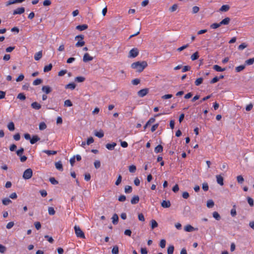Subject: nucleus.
<instances>
[{"instance_id": "nucleus-1", "label": "nucleus", "mask_w": 254, "mask_h": 254, "mask_svg": "<svg viewBox=\"0 0 254 254\" xmlns=\"http://www.w3.org/2000/svg\"><path fill=\"white\" fill-rule=\"evenodd\" d=\"M147 66V63L145 61L136 62L133 63L131 65V68L135 69L137 71L140 72Z\"/></svg>"}, {"instance_id": "nucleus-2", "label": "nucleus", "mask_w": 254, "mask_h": 254, "mask_svg": "<svg viewBox=\"0 0 254 254\" xmlns=\"http://www.w3.org/2000/svg\"><path fill=\"white\" fill-rule=\"evenodd\" d=\"M74 229L77 237L82 239L85 238V235L83 232L81 230V229L78 226L75 225L74 227Z\"/></svg>"}, {"instance_id": "nucleus-3", "label": "nucleus", "mask_w": 254, "mask_h": 254, "mask_svg": "<svg viewBox=\"0 0 254 254\" xmlns=\"http://www.w3.org/2000/svg\"><path fill=\"white\" fill-rule=\"evenodd\" d=\"M33 175V171L31 168L25 170L23 174V178L25 180L30 179Z\"/></svg>"}, {"instance_id": "nucleus-4", "label": "nucleus", "mask_w": 254, "mask_h": 254, "mask_svg": "<svg viewBox=\"0 0 254 254\" xmlns=\"http://www.w3.org/2000/svg\"><path fill=\"white\" fill-rule=\"evenodd\" d=\"M138 50L136 48H134L129 51L128 57L132 58H135L138 56Z\"/></svg>"}, {"instance_id": "nucleus-5", "label": "nucleus", "mask_w": 254, "mask_h": 254, "mask_svg": "<svg viewBox=\"0 0 254 254\" xmlns=\"http://www.w3.org/2000/svg\"><path fill=\"white\" fill-rule=\"evenodd\" d=\"M149 89L148 88H144L140 90L137 92V95L140 97H143L148 94Z\"/></svg>"}, {"instance_id": "nucleus-6", "label": "nucleus", "mask_w": 254, "mask_h": 254, "mask_svg": "<svg viewBox=\"0 0 254 254\" xmlns=\"http://www.w3.org/2000/svg\"><path fill=\"white\" fill-rule=\"evenodd\" d=\"M25 11V8L23 7H18L13 11V15L21 14Z\"/></svg>"}, {"instance_id": "nucleus-7", "label": "nucleus", "mask_w": 254, "mask_h": 254, "mask_svg": "<svg viewBox=\"0 0 254 254\" xmlns=\"http://www.w3.org/2000/svg\"><path fill=\"white\" fill-rule=\"evenodd\" d=\"M93 57H91L88 53L84 54L83 57V61L85 63L91 61L93 60Z\"/></svg>"}, {"instance_id": "nucleus-8", "label": "nucleus", "mask_w": 254, "mask_h": 254, "mask_svg": "<svg viewBox=\"0 0 254 254\" xmlns=\"http://www.w3.org/2000/svg\"><path fill=\"white\" fill-rule=\"evenodd\" d=\"M43 92H45L46 94H49L52 92V88L49 86H43L42 88Z\"/></svg>"}, {"instance_id": "nucleus-9", "label": "nucleus", "mask_w": 254, "mask_h": 254, "mask_svg": "<svg viewBox=\"0 0 254 254\" xmlns=\"http://www.w3.org/2000/svg\"><path fill=\"white\" fill-rule=\"evenodd\" d=\"M25 0H9L6 3V6H8L9 5L16 3H21L24 1Z\"/></svg>"}, {"instance_id": "nucleus-10", "label": "nucleus", "mask_w": 254, "mask_h": 254, "mask_svg": "<svg viewBox=\"0 0 254 254\" xmlns=\"http://www.w3.org/2000/svg\"><path fill=\"white\" fill-rule=\"evenodd\" d=\"M161 205L162 207L167 208L170 207L171 202L169 200H163Z\"/></svg>"}, {"instance_id": "nucleus-11", "label": "nucleus", "mask_w": 254, "mask_h": 254, "mask_svg": "<svg viewBox=\"0 0 254 254\" xmlns=\"http://www.w3.org/2000/svg\"><path fill=\"white\" fill-rule=\"evenodd\" d=\"M217 183L219 184L220 186H223L224 185V179L223 178L221 175H217L216 176Z\"/></svg>"}, {"instance_id": "nucleus-12", "label": "nucleus", "mask_w": 254, "mask_h": 254, "mask_svg": "<svg viewBox=\"0 0 254 254\" xmlns=\"http://www.w3.org/2000/svg\"><path fill=\"white\" fill-rule=\"evenodd\" d=\"M40 139V138L38 135H33L32 138H31L30 142L31 144H34V143L37 142L38 141H39Z\"/></svg>"}, {"instance_id": "nucleus-13", "label": "nucleus", "mask_w": 254, "mask_h": 254, "mask_svg": "<svg viewBox=\"0 0 254 254\" xmlns=\"http://www.w3.org/2000/svg\"><path fill=\"white\" fill-rule=\"evenodd\" d=\"M139 201V197L138 195L133 196L131 199L130 202L132 204H135L138 203Z\"/></svg>"}, {"instance_id": "nucleus-14", "label": "nucleus", "mask_w": 254, "mask_h": 254, "mask_svg": "<svg viewBox=\"0 0 254 254\" xmlns=\"http://www.w3.org/2000/svg\"><path fill=\"white\" fill-rule=\"evenodd\" d=\"M117 145V143L113 142L112 143H108L106 145V147L109 150H113L115 147Z\"/></svg>"}, {"instance_id": "nucleus-15", "label": "nucleus", "mask_w": 254, "mask_h": 254, "mask_svg": "<svg viewBox=\"0 0 254 254\" xmlns=\"http://www.w3.org/2000/svg\"><path fill=\"white\" fill-rule=\"evenodd\" d=\"M195 229H196L195 228L193 227L190 225H187L184 228L185 231L186 232H192V231L195 230Z\"/></svg>"}, {"instance_id": "nucleus-16", "label": "nucleus", "mask_w": 254, "mask_h": 254, "mask_svg": "<svg viewBox=\"0 0 254 254\" xmlns=\"http://www.w3.org/2000/svg\"><path fill=\"white\" fill-rule=\"evenodd\" d=\"M55 167L57 170H58L60 171H63V164H62L61 161H60L57 162H56L55 163Z\"/></svg>"}, {"instance_id": "nucleus-17", "label": "nucleus", "mask_w": 254, "mask_h": 254, "mask_svg": "<svg viewBox=\"0 0 254 254\" xmlns=\"http://www.w3.org/2000/svg\"><path fill=\"white\" fill-rule=\"evenodd\" d=\"M230 8V7L229 5H223L219 9V11L227 12L229 10Z\"/></svg>"}, {"instance_id": "nucleus-18", "label": "nucleus", "mask_w": 254, "mask_h": 254, "mask_svg": "<svg viewBox=\"0 0 254 254\" xmlns=\"http://www.w3.org/2000/svg\"><path fill=\"white\" fill-rule=\"evenodd\" d=\"M88 28V25L87 24L79 25L76 27V29L79 31H83Z\"/></svg>"}, {"instance_id": "nucleus-19", "label": "nucleus", "mask_w": 254, "mask_h": 254, "mask_svg": "<svg viewBox=\"0 0 254 254\" xmlns=\"http://www.w3.org/2000/svg\"><path fill=\"white\" fill-rule=\"evenodd\" d=\"M31 107L34 109L39 110L41 108V105L38 102H34L31 104Z\"/></svg>"}, {"instance_id": "nucleus-20", "label": "nucleus", "mask_w": 254, "mask_h": 254, "mask_svg": "<svg viewBox=\"0 0 254 254\" xmlns=\"http://www.w3.org/2000/svg\"><path fill=\"white\" fill-rule=\"evenodd\" d=\"M42 57V51H40L37 53H36L34 55V59L36 61H39Z\"/></svg>"}, {"instance_id": "nucleus-21", "label": "nucleus", "mask_w": 254, "mask_h": 254, "mask_svg": "<svg viewBox=\"0 0 254 254\" xmlns=\"http://www.w3.org/2000/svg\"><path fill=\"white\" fill-rule=\"evenodd\" d=\"M112 223L113 224H117L119 221V217L117 214H114L112 216Z\"/></svg>"}, {"instance_id": "nucleus-22", "label": "nucleus", "mask_w": 254, "mask_h": 254, "mask_svg": "<svg viewBox=\"0 0 254 254\" xmlns=\"http://www.w3.org/2000/svg\"><path fill=\"white\" fill-rule=\"evenodd\" d=\"M230 18L228 17L225 18L222 21H221L220 24L222 25H228L230 22Z\"/></svg>"}, {"instance_id": "nucleus-23", "label": "nucleus", "mask_w": 254, "mask_h": 254, "mask_svg": "<svg viewBox=\"0 0 254 254\" xmlns=\"http://www.w3.org/2000/svg\"><path fill=\"white\" fill-rule=\"evenodd\" d=\"M75 87H76V84L74 82H71V83H68V84L66 85L65 86V88L73 90L75 89Z\"/></svg>"}, {"instance_id": "nucleus-24", "label": "nucleus", "mask_w": 254, "mask_h": 254, "mask_svg": "<svg viewBox=\"0 0 254 254\" xmlns=\"http://www.w3.org/2000/svg\"><path fill=\"white\" fill-rule=\"evenodd\" d=\"M163 150V146L159 144L154 149V151L156 153L162 152Z\"/></svg>"}, {"instance_id": "nucleus-25", "label": "nucleus", "mask_w": 254, "mask_h": 254, "mask_svg": "<svg viewBox=\"0 0 254 254\" xmlns=\"http://www.w3.org/2000/svg\"><path fill=\"white\" fill-rule=\"evenodd\" d=\"M94 135L99 138H102L104 136V133L103 131L101 129L99 131H96L94 132Z\"/></svg>"}, {"instance_id": "nucleus-26", "label": "nucleus", "mask_w": 254, "mask_h": 254, "mask_svg": "<svg viewBox=\"0 0 254 254\" xmlns=\"http://www.w3.org/2000/svg\"><path fill=\"white\" fill-rule=\"evenodd\" d=\"M213 68L217 71L221 72L225 70V68H222L218 65H213Z\"/></svg>"}, {"instance_id": "nucleus-27", "label": "nucleus", "mask_w": 254, "mask_h": 254, "mask_svg": "<svg viewBox=\"0 0 254 254\" xmlns=\"http://www.w3.org/2000/svg\"><path fill=\"white\" fill-rule=\"evenodd\" d=\"M43 152L46 153L48 155H55L57 153L56 151L54 150H44Z\"/></svg>"}, {"instance_id": "nucleus-28", "label": "nucleus", "mask_w": 254, "mask_h": 254, "mask_svg": "<svg viewBox=\"0 0 254 254\" xmlns=\"http://www.w3.org/2000/svg\"><path fill=\"white\" fill-rule=\"evenodd\" d=\"M52 67H53V65L52 64H49L45 66V67H44V70H43L44 72H49V71H50L52 69Z\"/></svg>"}, {"instance_id": "nucleus-29", "label": "nucleus", "mask_w": 254, "mask_h": 254, "mask_svg": "<svg viewBox=\"0 0 254 254\" xmlns=\"http://www.w3.org/2000/svg\"><path fill=\"white\" fill-rule=\"evenodd\" d=\"M2 204L4 205H7L9 203H11V200L8 198H4L2 200Z\"/></svg>"}, {"instance_id": "nucleus-30", "label": "nucleus", "mask_w": 254, "mask_h": 254, "mask_svg": "<svg viewBox=\"0 0 254 254\" xmlns=\"http://www.w3.org/2000/svg\"><path fill=\"white\" fill-rule=\"evenodd\" d=\"M132 189L130 186H126L125 187V192L126 193H130L132 192Z\"/></svg>"}, {"instance_id": "nucleus-31", "label": "nucleus", "mask_w": 254, "mask_h": 254, "mask_svg": "<svg viewBox=\"0 0 254 254\" xmlns=\"http://www.w3.org/2000/svg\"><path fill=\"white\" fill-rule=\"evenodd\" d=\"M246 67V65H239L238 66H237L236 68H235V70L236 72H239L241 71H242L243 70H244Z\"/></svg>"}, {"instance_id": "nucleus-32", "label": "nucleus", "mask_w": 254, "mask_h": 254, "mask_svg": "<svg viewBox=\"0 0 254 254\" xmlns=\"http://www.w3.org/2000/svg\"><path fill=\"white\" fill-rule=\"evenodd\" d=\"M7 128L10 131H13L15 129L14 124L12 122H10L7 125Z\"/></svg>"}, {"instance_id": "nucleus-33", "label": "nucleus", "mask_w": 254, "mask_h": 254, "mask_svg": "<svg viewBox=\"0 0 254 254\" xmlns=\"http://www.w3.org/2000/svg\"><path fill=\"white\" fill-rule=\"evenodd\" d=\"M112 253V254H119V247L117 245H115L113 247Z\"/></svg>"}, {"instance_id": "nucleus-34", "label": "nucleus", "mask_w": 254, "mask_h": 254, "mask_svg": "<svg viewBox=\"0 0 254 254\" xmlns=\"http://www.w3.org/2000/svg\"><path fill=\"white\" fill-rule=\"evenodd\" d=\"M174 251V247L173 245H170L169 246L167 249V254H173Z\"/></svg>"}, {"instance_id": "nucleus-35", "label": "nucleus", "mask_w": 254, "mask_h": 254, "mask_svg": "<svg viewBox=\"0 0 254 254\" xmlns=\"http://www.w3.org/2000/svg\"><path fill=\"white\" fill-rule=\"evenodd\" d=\"M42 82H43V80L42 79L37 78L33 81V85H35V86L41 84Z\"/></svg>"}, {"instance_id": "nucleus-36", "label": "nucleus", "mask_w": 254, "mask_h": 254, "mask_svg": "<svg viewBox=\"0 0 254 254\" xmlns=\"http://www.w3.org/2000/svg\"><path fill=\"white\" fill-rule=\"evenodd\" d=\"M151 227L152 229H154L158 226V223L155 220H152L151 221Z\"/></svg>"}, {"instance_id": "nucleus-37", "label": "nucleus", "mask_w": 254, "mask_h": 254, "mask_svg": "<svg viewBox=\"0 0 254 254\" xmlns=\"http://www.w3.org/2000/svg\"><path fill=\"white\" fill-rule=\"evenodd\" d=\"M199 58L198 52H196L191 56V59L192 61H195Z\"/></svg>"}, {"instance_id": "nucleus-38", "label": "nucleus", "mask_w": 254, "mask_h": 254, "mask_svg": "<svg viewBox=\"0 0 254 254\" xmlns=\"http://www.w3.org/2000/svg\"><path fill=\"white\" fill-rule=\"evenodd\" d=\"M85 45V42L83 40H79L76 44L75 46L76 47H81Z\"/></svg>"}, {"instance_id": "nucleus-39", "label": "nucleus", "mask_w": 254, "mask_h": 254, "mask_svg": "<svg viewBox=\"0 0 254 254\" xmlns=\"http://www.w3.org/2000/svg\"><path fill=\"white\" fill-rule=\"evenodd\" d=\"M221 25V24H220V22H219V23H214L210 25V27L211 29H214L219 27Z\"/></svg>"}, {"instance_id": "nucleus-40", "label": "nucleus", "mask_w": 254, "mask_h": 254, "mask_svg": "<svg viewBox=\"0 0 254 254\" xmlns=\"http://www.w3.org/2000/svg\"><path fill=\"white\" fill-rule=\"evenodd\" d=\"M254 63V58L249 59L245 61V64L246 65H252Z\"/></svg>"}, {"instance_id": "nucleus-41", "label": "nucleus", "mask_w": 254, "mask_h": 254, "mask_svg": "<svg viewBox=\"0 0 254 254\" xmlns=\"http://www.w3.org/2000/svg\"><path fill=\"white\" fill-rule=\"evenodd\" d=\"M237 181L239 184H242L244 182V179L242 175L237 177Z\"/></svg>"}, {"instance_id": "nucleus-42", "label": "nucleus", "mask_w": 254, "mask_h": 254, "mask_svg": "<svg viewBox=\"0 0 254 254\" xmlns=\"http://www.w3.org/2000/svg\"><path fill=\"white\" fill-rule=\"evenodd\" d=\"M39 129L41 130H44L47 127V125L44 122H41L39 124Z\"/></svg>"}, {"instance_id": "nucleus-43", "label": "nucleus", "mask_w": 254, "mask_h": 254, "mask_svg": "<svg viewBox=\"0 0 254 254\" xmlns=\"http://www.w3.org/2000/svg\"><path fill=\"white\" fill-rule=\"evenodd\" d=\"M203 81V78L200 77L195 81L194 83L196 86H199L200 84H201L202 83Z\"/></svg>"}, {"instance_id": "nucleus-44", "label": "nucleus", "mask_w": 254, "mask_h": 254, "mask_svg": "<svg viewBox=\"0 0 254 254\" xmlns=\"http://www.w3.org/2000/svg\"><path fill=\"white\" fill-rule=\"evenodd\" d=\"M213 217L217 220H219L221 218L220 215L219 214L216 212L214 211L213 213Z\"/></svg>"}, {"instance_id": "nucleus-45", "label": "nucleus", "mask_w": 254, "mask_h": 254, "mask_svg": "<svg viewBox=\"0 0 254 254\" xmlns=\"http://www.w3.org/2000/svg\"><path fill=\"white\" fill-rule=\"evenodd\" d=\"M85 80V78L82 76H77L75 78V81L78 82H83Z\"/></svg>"}, {"instance_id": "nucleus-46", "label": "nucleus", "mask_w": 254, "mask_h": 254, "mask_svg": "<svg viewBox=\"0 0 254 254\" xmlns=\"http://www.w3.org/2000/svg\"><path fill=\"white\" fill-rule=\"evenodd\" d=\"M214 203L213 202V201L211 199H210L209 200L207 201V206L208 207V208H212L214 206Z\"/></svg>"}, {"instance_id": "nucleus-47", "label": "nucleus", "mask_w": 254, "mask_h": 254, "mask_svg": "<svg viewBox=\"0 0 254 254\" xmlns=\"http://www.w3.org/2000/svg\"><path fill=\"white\" fill-rule=\"evenodd\" d=\"M17 98L21 100H24L26 99V96L23 93H20L18 94Z\"/></svg>"}, {"instance_id": "nucleus-48", "label": "nucleus", "mask_w": 254, "mask_h": 254, "mask_svg": "<svg viewBox=\"0 0 254 254\" xmlns=\"http://www.w3.org/2000/svg\"><path fill=\"white\" fill-rule=\"evenodd\" d=\"M64 106L66 107H71L72 106V103L70 100L67 99L64 101Z\"/></svg>"}, {"instance_id": "nucleus-49", "label": "nucleus", "mask_w": 254, "mask_h": 254, "mask_svg": "<svg viewBox=\"0 0 254 254\" xmlns=\"http://www.w3.org/2000/svg\"><path fill=\"white\" fill-rule=\"evenodd\" d=\"M49 181L53 185H57L58 184V181H57L55 178L51 177L49 179Z\"/></svg>"}, {"instance_id": "nucleus-50", "label": "nucleus", "mask_w": 254, "mask_h": 254, "mask_svg": "<svg viewBox=\"0 0 254 254\" xmlns=\"http://www.w3.org/2000/svg\"><path fill=\"white\" fill-rule=\"evenodd\" d=\"M55 211L54 208L52 207H49L48 208V213L50 215H53L55 214Z\"/></svg>"}, {"instance_id": "nucleus-51", "label": "nucleus", "mask_w": 254, "mask_h": 254, "mask_svg": "<svg viewBox=\"0 0 254 254\" xmlns=\"http://www.w3.org/2000/svg\"><path fill=\"white\" fill-rule=\"evenodd\" d=\"M122 176L121 175H119L118 176L117 181L115 182V185L116 186H119L121 184V181H122Z\"/></svg>"}, {"instance_id": "nucleus-52", "label": "nucleus", "mask_w": 254, "mask_h": 254, "mask_svg": "<svg viewBox=\"0 0 254 254\" xmlns=\"http://www.w3.org/2000/svg\"><path fill=\"white\" fill-rule=\"evenodd\" d=\"M24 148L22 147H21L19 149H18L16 151L17 155L18 156H21L22 155V154H23V153L24 152Z\"/></svg>"}, {"instance_id": "nucleus-53", "label": "nucleus", "mask_w": 254, "mask_h": 254, "mask_svg": "<svg viewBox=\"0 0 254 254\" xmlns=\"http://www.w3.org/2000/svg\"><path fill=\"white\" fill-rule=\"evenodd\" d=\"M202 189L204 190V191H207L208 190V189H209V187H208V185L207 184V183H203L202 184Z\"/></svg>"}, {"instance_id": "nucleus-54", "label": "nucleus", "mask_w": 254, "mask_h": 254, "mask_svg": "<svg viewBox=\"0 0 254 254\" xmlns=\"http://www.w3.org/2000/svg\"><path fill=\"white\" fill-rule=\"evenodd\" d=\"M166 240L165 239H162L160 242V247L161 248H164L165 247V246H166Z\"/></svg>"}, {"instance_id": "nucleus-55", "label": "nucleus", "mask_w": 254, "mask_h": 254, "mask_svg": "<svg viewBox=\"0 0 254 254\" xmlns=\"http://www.w3.org/2000/svg\"><path fill=\"white\" fill-rule=\"evenodd\" d=\"M44 238L45 239H46L48 241V242L49 243H51V244L53 243V242L54 241V240L53 239V238L52 237H50V236H48V235H45L44 236Z\"/></svg>"}, {"instance_id": "nucleus-56", "label": "nucleus", "mask_w": 254, "mask_h": 254, "mask_svg": "<svg viewBox=\"0 0 254 254\" xmlns=\"http://www.w3.org/2000/svg\"><path fill=\"white\" fill-rule=\"evenodd\" d=\"M178 6L177 4H173L171 7L169 8V10L171 12H174L177 9Z\"/></svg>"}, {"instance_id": "nucleus-57", "label": "nucleus", "mask_w": 254, "mask_h": 254, "mask_svg": "<svg viewBox=\"0 0 254 254\" xmlns=\"http://www.w3.org/2000/svg\"><path fill=\"white\" fill-rule=\"evenodd\" d=\"M247 200L248 203L251 206H253L254 205V200L252 198L249 196L247 197Z\"/></svg>"}, {"instance_id": "nucleus-58", "label": "nucleus", "mask_w": 254, "mask_h": 254, "mask_svg": "<svg viewBox=\"0 0 254 254\" xmlns=\"http://www.w3.org/2000/svg\"><path fill=\"white\" fill-rule=\"evenodd\" d=\"M236 214L237 212L235 208V205H234L233 208L231 210V215L232 216L234 217L236 216Z\"/></svg>"}, {"instance_id": "nucleus-59", "label": "nucleus", "mask_w": 254, "mask_h": 254, "mask_svg": "<svg viewBox=\"0 0 254 254\" xmlns=\"http://www.w3.org/2000/svg\"><path fill=\"white\" fill-rule=\"evenodd\" d=\"M136 167L135 166L132 165L129 167V171L130 173H134L136 171Z\"/></svg>"}, {"instance_id": "nucleus-60", "label": "nucleus", "mask_w": 254, "mask_h": 254, "mask_svg": "<svg viewBox=\"0 0 254 254\" xmlns=\"http://www.w3.org/2000/svg\"><path fill=\"white\" fill-rule=\"evenodd\" d=\"M140 79H138V78H135V79H133L132 81H131V83L133 85H136L137 84H138L139 83H140Z\"/></svg>"}, {"instance_id": "nucleus-61", "label": "nucleus", "mask_w": 254, "mask_h": 254, "mask_svg": "<svg viewBox=\"0 0 254 254\" xmlns=\"http://www.w3.org/2000/svg\"><path fill=\"white\" fill-rule=\"evenodd\" d=\"M94 167L96 169H98L101 166L100 162L99 160H96L94 163Z\"/></svg>"}, {"instance_id": "nucleus-62", "label": "nucleus", "mask_w": 254, "mask_h": 254, "mask_svg": "<svg viewBox=\"0 0 254 254\" xmlns=\"http://www.w3.org/2000/svg\"><path fill=\"white\" fill-rule=\"evenodd\" d=\"M199 10V8L197 6H194L192 7V12L193 14L197 13Z\"/></svg>"}, {"instance_id": "nucleus-63", "label": "nucleus", "mask_w": 254, "mask_h": 254, "mask_svg": "<svg viewBox=\"0 0 254 254\" xmlns=\"http://www.w3.org/2000/svg\"><path fill=\"white\" fill-rule=\"evenodd\" d=\"M247 47V45L245 43H243L239 46L238 49L239 50H243V49L246 48Z\"/></svg>"}, {"instance_id": "nucleus-64", "label": "nucleus", "mask_w": 254, "mask_h": 254, "mask_svg": "<svg viewBox=\"0 0 254 254\" xmlns=\"http://www.w3.org/2000/svg\"><path fill=\"white\" fill-rule=\"evenodd\" d=\"M24 78V76L23 74H20L18 77L16 79V81L17 82H19L23 80Z\"/></svg>"}]
</instances>
